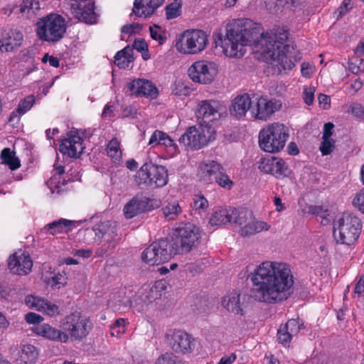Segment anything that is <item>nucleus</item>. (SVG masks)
Segmentation results:
<instances>
[{"mask_svg": "<svg viewBox=\"0 0 364 364\" xmlns=\"http://www.w3.org/2000/svg\"><path fill=\"white\" fill-rule=\"evenodd\" d=\"M164 3V0H135L132 11L138 17L147 18L154 14Z\"/></svg>", "mask_w": 364, "mask_h": 364, "instance_id": "27", "label": "nucleus"}, {"mask_svg": "<svg viewBox=\"0 0 364 364\" xmlns=\"http://www.w3.org/2000/svg\"><path fill=\"white\" fill-rule=\"evenodd\" d=\"M40 3L35 0H24L19 6L18 11L30 18L34 16L40 9Z\"/></svg>", "mask_w": 364, "mask_h": 364, "instance_id": "36", "label": "nucleus"}, {"mask_svg": "<svg viewBox=\"0 0 364 364\" xmlns=\"http://www.w3.org/2000/svg\"><path fill=\"white\" fill-rule=\"evenodd\" d=\"M270 225L267 223L260 220H252L247 222L240 230L242 237L257 234L263 230L267 231Z\"/></svg>", "mask_w": 364, "mask_h": 364, "instance_id": "28", "label": "nucleus"}, {"mask_svg": "<svg viewBox=\"0 0 364 364\" xmlns=\"http://www.w3.org/2000/svg\"><path fill=\"white\" fill-rule=\"evenodd\" d=\"M25 319L28 323H39L43 321V317L36 313L30 312L26 314Z\"/></svg>", "mask_w": 364, "mask_h": 364, "instance_id": "52", "label": "nucleus"}, {"mask_svg": "<svg viewBox=\"0 0 364 364\" xmlns=\"http://www.w3.org/2000/svg\"><path fill=\"white\" fill-rule=\"evenodd\" d=\"M215 132L211 124H199L190 127L178 139L186 149H199L215 138Z\"/></svg>", "mask_w": 364, "mask_h": 364, "instance_id": "8", "label": "nucleus"}, {"mask_svg": "<svg viewBox=\"0 0 364 364\" xmlns=\"http://www.w3.org/2000/svg\"><path fill=\"white\" fill-rule=\"evenodd\" d=\"M220 103L215 100H203L198 102L196 117L198 119L202 120L200 124H210V122L220 116Z\"/></svg>", "mask_w": 364, "mask_h": 364, "instance_id": "19", "label": "nucleus"}, {"mask_svg": "<svg viewBox=\"0 0 364 364\" xmlns=\"http://www.w3.org/2000/svg\"><path fill=\"white\" fill-rule=\"evenodd\" d=\"M200 237L198 227L186 223L176 228L172 236L171 247L173 255H183L197 247Z\"/></svg>", "mask_w": 364, "mask_h": 364, "instance_id": "4", "label": "nucleus"}, {"mask_svg": "<svg viewBox=\"0 0 364 364\" xmlns=\"http://www.w3.org/2000/svg\"><path fill=\"white\" fill-rule=\"evenodd\" d=\"M161 211L167 220H174L182 213V209L178 201L173 200L168 202L162 208Z\"/></svg>", "mask_w": 364, "mask_h": 364, "instance_id": "32", "label": "nucleus"}, {"mask_svg": "<svg viewBox=\"0 0 364 364\" xmlns=\"http://www.w3.org/2000/svg\"><path fill=\"white\" fill-rule=\"evenodd\" d=\"M177 358L172 353H166L160 355L154 364H176Z\"/></svg>", "mask_w": 364, "mask_h": 364, "instance_id": "46", "label": "nucleus"}, {"mask_svg": "<svg viewBox=\"0 0 364 364\" xmlns=\"http://www.w3.org/2000/svg\"><path fill=\"white\" fill-rule=\"evenodd\" d=\"M334 128V124L331 122H328L324 124L323 127V133L322 138L330 139L333 134V129Z\"/></svg>", "mask_w": 364, "mask_h": 364, "instance_id": "57", "label": "nucleus"}, {"mask_svg": "<svg viewBox=\"0 0 364 364\" xmlns=\"http://www.w3.org/2000/svg\"><path fill=\"white\" fill-rule=\"evenodd\" d=\"M288 137V129L284 124L272 123L259 132V144L264 151L276 153L284 148Z\"/></svg>", "mask_w": 364, "mask_h": 364, "instance_id": "6", "label": "nucleus"}, {"mask_svg": "<svg viewBox=\"0 0 364 364\" xmlns=\"http://www.w3.org/2000/svg\"><path fill=\"white\" fill-rule=\"evenodd\" d=\"M152 200L146 197L134 198L124 208V213L127 219L134 218L137 214L150 210L153 205Z\"/></svg>", "mask_w": 364, "mask_h": 364, "instance_id": "24", "label": "nucleus"}, {"mask_svg": "<svg viewBox=\"0 0 364 364\" xmlns=\"http://www.w3.org/2000/svg\"><path fill=\"white\" fill-rule=\"evenodd\" d=\"M198 176L199 181L205 184L217 183L228 190L233 186V182L224 172L222 166L213 160L205 161L199 165Z\"/></svg>", "mask_w": 364, "mask_h": 364, "instance_id": "7", "label": "nucleus"}, {"mask_svg": "<svg viewBox=\"0 0 364 364\" xmlns=\"http://www.w3.org/2000/svg\"><path fill=\"white\" fill-rule=\"evenodd\" d=\"M133 48L139 52L147 51L148 46L144 39H136L134 43Z\"/></svg>", "mask_w": 364, "mask_h": 364, "instance_id": "55", "label": "nucleus"}, {"mask_svg": "<svg viewBox=\"0 0 364 364\" xmlns=\"http://www.w3.org/2000/svg\"><path fill=\"white\" fill-rule=\"evenodd\" d=\"M364 292V275L360 277L359 281L358 282L355 288V293L358 294H361Z\"/></svg>", "mask_w": 364, "mask_h": 364, "instance_id": "63", "label": "nucleus"}, {"mask_svg": "<svg viewBox=\"0 0 364 364\" xmlns=\"http://www.w3.org/2000/svg\"><path fill=\"white\" fill-rule=\"evenodd\" d=\"M193 208L198 213L200 214L208 208V201L203 195L195 196Z\"/></svg>", "mask_w": 364, "mask_h": 364, "instance_id": "40", "label": "nucleus"}, {"mask_svg": "<svg viewBox=\"0 0 364 364\" xmlns=\"http://www.w3.org/2000/svg\"><path fill=\"white\" fill-rule=\"evenodd\" d=\"M61 327L63 331L69 333L75 340H82L88 335L92 325L88 317L75 311L65 317L61 321Z\"/></svg>", "mask_w": 364, "mask_h": 364, "instance_id": "12", "label": "nucleus"}, {"mask_svg": "<svg viewBox=\"0 0 364 364\" xmlns=\"http://www.w3.org/2000/svg\"><path fill=\"white\" fill-rule=\"evenodd\" d=\"M70 9L73 16L87 24L97 22V15L94 11V3L91 0H71Z\"/></svg>", "mask_w": 364, "mask_h": 364, "instance_id": "18", "label": "nucleus"}, {"mask_svg": "<svg viewBox=\"0 0 364 364\" xmlns=\"http://www.w3.org/2000/svg\"><path fill=\"white\" fill-rule=\"evenodd\" d=\"M80 134L86 137V130L70 131L67 134L68 137L64 139L60 145V151L72 158L80 157L84 149Z\"/></svg>", "mask_w": 364, "mask_h": 364, "instance_id": "16", "label": "nucleus"}, {"mask_svg": "<svg viewBox=\"0 0 364 364\" xmlns=\"http://www.w3.org/2000/svg\"><path fill=\"white\" fill-rule=\"evenodd\" d=\"M38 355V353L36 347L28 344L22 347L20 358L23 363H31L36 360Z\"/></svg>", "mask_w": 364, "mask_h": 364, "instance_id": "37", "label": "nucleus"}, {"mask_svg": "<svg viewBox=\"0 0 364 364\" xmlns=\"http://www.w3.org/2000/svg\"><path fill=\"white\" fill-rule=\"evenodd\" d=\"M231 215L230 223L242 225L247 224L248 220L252 218V214L247 209L232 208Z\"/></svg>", "mask_w": 364, "mask_h": 364, "instance_id": "35", "label": "nucleus"}, {"mask_svg": "<svg viewBox=\"0 0 364 364\" xmlns=\"http://www.w3.org/2000/svg\"><path fill=\"white\" fill-rule=\"evenodd\" d=\"M304 323L299 318L289 319L285 325L282 326L277 331V338L280 343L286 346L291 338L296 336L303 328Z\"/></svg>", "mask_w": 364, "mask_h": 364, "instance_id": "22", "label": "nucleus"}, {"mask_svg": "<svg viewBox=\"0 0 364 364\" xmlns=\"http://www.w3.org/2000/svg\"><path fill=\"white\" fill-rule=\"evenodd\" d=\"M167 345L176 353H191L195 348V339L182 330H172L166 333Z\"/></svg>", "mask_w": 364, "mask_h": 364, "instance_id": "14", "label": "nucleus"}, {"mask_svg": "<svg viewBox=\"0 0 364 364\" xmlns=\"http://www.w3.org/2000/svg\"><path fill=\"white\" fill-rule=\"evenodd\" d=\"M314 87H308L304 90V100L306 104L308 105H312L314 99Z\"/></svg>", "mask_w": 364, "mask_h": 364, "instance_id": "51", "label": "nucleus"}, {"mask_svg": "<svg viewBox=\"0 0 364 364\" xmlns=\"http://www.w3.org/2000/svg\"><path fill=\"white\" fill-rule=\"evenodd\" d=\"M164 136H161L160 140V144L165 145L166 146H174L175 144L173 142V140L166 133L164 132Z\"/></svg>", "mask_w": 364, "mask_h": 364, "instance_id": "62", "label": "nucleus"}, {"mask_svg": "<svg viewBox=\"0 0 364 364\" xmlns=\"http://www.w3.org/2000/svg\"><path fill=\"white\" fill-rule=\"evenodd\" d=\"M151 37L159 42V44H163L166 39L164 32L161 28L157 25H154L149 27Z\"/></svg>", "mask_w": 364, "mask_h": 364, "instance_id": "42", "label": "nucleus"}, {"mask_svg": "<svg viewBox=\"0 0 364 364\" xmlns=\"http://www.w3.org/2000/svg\"><path fill=\"white\" fill-rule=\"evenodd\" d=\"M125 323L126 321L123 318L117 319L113 325L111 326L110 334L111 336H115V330L117 328H121L122 332L125 331Z\"/></svg>", "mask_w": 364, "mask_h": 364, "instance_id": "53", "label": "nucleus"}, {"mask_svg": "<svg viewBox=\"0 0 364 364\" xmlns=\"http://www.w3.org/2000/svg\"><path fill=\"white\" fill-rule=\"evenodd\" d=\"M161 136H164V132L159 130H156L151 135L149 144L154 146L155 145L160 144L161 140Z\"/></svg>", "mask_w": 364, "mask_h": 364, "instance_id": "54", "label": "nucleus"}, {"mask_svg": "<svg viewBox=\"0 0 364 364\" xmlns=\"http://www.w3.org/2000/svg\"><path fill=\"white\" fill-rule=\"evenodd\" d=\"M253 106V101H252L248 94H243L237 96L232 102L230 107V114L231 116L240 119L243 117L247 111L251 114V109Z\"/></svg>", "mask_w": 364, "mask_h": 364, "instance_id": "26", "label": "nucleus"}, {"mask_svg": "<svg viewBox=\"0 0 364 364\" xmlns=\"http://www.w3.org/2000/svg\"><path fill=\"white\" fill-rule=\"evenodd\" d=\"M259 168L263 172L272 174L277 178L286 176L289 173L285 161L282 159L274 156L261 159Z\"/></svg>", "mask_w": 364, "mask_h": 364, "instance_id": "20", "label": "nucleus"}, {"mask_svg": "<svg viewBox=\"0 0 364 364\" xmlns=\"http://www.w3.org/2000/svg\"><path fill=\"white\" fill-rule=\"evenodd\" d=\"M335 141L331 139L322 138V142L320 146V151L323 156L330 154L334 149Z\"/></svg>", "mask_w": 364, "mask_h": 364, "instance_id": "45", "label": "nucleus"}, {"mask_svg": "<svg viewBox=\"0 0 364 364\" xmlns=\"http://www.w3.org/2000/svg\"><path fill=\"white\" fill-rule=\"evenodd\" d=\"M32 331L38 336L55 341L66 343L69 339V336L65 332L47 323L36 325L32 328Z\"/></svg>", "mask_w": 364, "mask_h": 364, "instance_id": "25", "label": "nucleus"}, {"mask_svg": "<svg viewBox=\"0 0 364 364\" xmlns=\"http://www.w3.org/2000/svg\"><path fill=\"white\" fill-rule=\"evenodd\" d=\"M135 181L139 186L142 188L163 187L168 182V171L163 166L146 162L137 171Z\"/></svg>", "mask_w": 364, "mask_h": 364, "instance_id": "9", "label": "nucleus"}, {"mask_svg": "<svg viewBox=\"0 0 364 364\" xmlns=\"http://www.w3.org/2000/svg\"><path fill=\"white\" fill-rule=\"evenodd\" d=\"M130 95L156 98L158 94L156 87L149 80L137 79L127 84Z\"/></svg>", "mask_w": 364, "mask_h": 364, "instance_id": "23", "label": "nucleus"}, {"mask_svg": "<svg viewBox=\"0 0 364 364\" xmlns=\"http://www.w3.org/2000/svg\"><path fill=\"white\" fill-rule=\"evenodd\" d=\"M25 303L30 309L37 311H42L43 306L47 305V301L32 295L26 296Z\"/></svg>", "mask_w": 364, "mask_h": 364, "instance_id": "38", "label": "nucleus"}, {"mask_svg": "<svg viewBox=\"0 0 364 364\" xmlns=\"http://www.w3.org/2000/svg\"><path fill=\"white\" fill-rule=\"evenodd\" d=\"M361 228V221L356 215L343 213L334 221V238L337 242L351 245L358 240Z\"/></svg>", "mask_w": 364, "mask_h": 364, "instance_id": "3", "label": "nucleus"}, {"mask_svg": "<svg viewBox=\"0 0 364 364\" xmlns=\"http://www.w3.org/2000/svg\"><path fill=\"white\" fill-rule=\"evenodd\" d=\"M318 103L323 106V109H327L330 105V98L328 95L320 94L318 97Z\"/></svg>", "mask_w": 364, "mask_h": 364, "instance_id": "61", "label": "nucleus"}, {"mask_svg": "<svg viewBox=\"0 0 364 364\" xmlns=\"http://www.w3.org/2000/svg\"><path fill=\"white\" fill-rule=\"evenodd\" d=\"M91 231L95 233V242L97 245L104 242V245L106 246L97 250L96 254L98 256L102 257L107 252L114 249L118 244L119 238L118 237L117 225L114 222L107 220L97 223L92 227Z\"/></svg>", "mask_w": 364, "mask_h": 364, "instance_id": "10", "label": "nucleus"}, {"mask_svg": "<svg viewBox=\"0 0 364 364\" xmlns=\"http://www.w3.org/2000/svg\"><path fill=\"white\" fill-rule=\"evenodd\" d=\"M42 311H45L49 316H53L58 312V307L55 304H53L47 301V305H45V306H43Z\"/></svg>", "mask_w": 364, "mask_h": 364, "instance_id": "58", "label": "nucleus"}, {"mask_svg": "<svg viewBox=\"0 0 364 364\" xmlns=\"http://www.w3.org/2000/svg\"><path fill=\"white\" fill-rule=\"evenodd\" d=\"M22 39L23 35L21 33H16V37L14 38V41L11 36L6 33L5 36L0 38V52H10L18 48Z\"/></svg>", "mask_w": 364, "mask_h": 364, "instance_id": "31", "label": "nucleus"}, {"mask_svg": "<svg viewBox=\"0 0 364 364\" xmlns=\"http://www.w3.org/2000/svg\"><path fill=\"white\" fill-rule=\"evenodd\" d=\"M347 108L346 112L352 114L355 117H364V106L359 103H352L349 105H346Z\"/></svg>", "mask_w": 364, "mask_h": 364, "instance_id": "44", "label": "nucleus"}, {"mask_svg": "<svg viewBox=\"0 0 364 364\" xmlns=\"http://www.w3.org/2000/svg\"><path fill=\"white\" fill-rule=\"evenodd\" d=\"M142 28V26L137 23L127 24L122 27L121 31L122 33L134 34L139 33Z\"/></svg>", "mask_w": 364, "mask_h": 364, "instance_id": "49", "label": "nucleus"}, {"mask_svg": "<svg viewBox=\"0 0 364 364\" xmlns=\"http://www.w3.org/2000/svg\"><path fill=\"white\" fill-rule=\"evenodd\" d=\"M235 359L236 355L232 353L229 357H223L218 364H232Z\"/></svg>", "mask_w": 364, "mask_h": 364, "instance_id": "64", "label": "nucleus"}, {"mask_svg": "<svg viewBox=\"0 0 364 364\" xmlns=\"http://www.w3.org/2000/svg\"><path fill=\"white\" fill-rule=\"evenodd\" d=\"M67 25L65 18L57 14H50L38 19L36 34L43 41H59L65 33Z\"/></svg>", "mask_w": 364, "mask_h": 364, "instance_id": "5", "label": "nucleus"}, {"mask_svg": "<svg viewBox=\"0 0 364 364\" xmlns=\"http://www.w3.org/2000/svg\"><path fill=\"white\" fill-rule=\"evenodd\" d=\"M193 310L197 314H206L210 310L208 301L204 298L196 299L193 304Z\"/></svg>", "mask_w": 364, "mask_h": 364, "instance_id": "41", "label": "nucleus"}, {"mask_svg": "<svg viewBox=\"0 0 364 364\" xmlns=\"http://www.w3.org/2000/svg\"><path fill=\"white\" fill-rule=\"evenodd\" d=\"M34 101L33 96H28L19 102L18 108L16 109L17 112L20 114L26 113L32 107Z\"/></svg>", "mask_w": 364, "mask_h": 364, "instance_id": "43", "label": "nucleus"}, {"mask_svg": "<svg viewBox=\"0 0 364 364\" xmlns=\"http://www.w3.org/2000/svg\"><path fill=\"white\" fill-rule=\"evenodd\" d=\"M240 295L236 292H232L223 297L222 304L228 311L236 314H242L243 310L241 307Z\"/></svg>", "mask_w": 364, "mask_h": 364, "instance_id": "29", "label": "nucleus"}, {"mask_svg": "<svg viewBox=\"0 0 364 364\" xmlns=\"http://www.w3.org/2000/svg\"><path fill=\"white\" fill-rule=\"evenodd\" d=\"M301 73L304 77H310L313 73L314 67L308 63H303L301 68Z\"/></svg>", "mask_w": 364, "mask_h": 364, "instance_id": "56", "label": "nucleus"}, {"mask_svg": "<svg viewBox=\"0 0 364 364\" xmlns=\"http://www.w3.org/2000/svg\"><path fill=\"white\" fill-rule=\"evenodd\" d=\"M1 159L2 164L8 165L11 170L17 169L21 165L19 159L15 156V152L10 148H4L1 151Z\"/></svg>", "mask_w": 364, "mask_h": 364, "instance_id": "34", "label": "nucleus"}, {"mask_svg": "<svg viewBox=\"0 0 364 364\" xmlns=\"http://www.w3.org/2000/svg\"><path fill=\"white\" fill-rule=\"evenodd\" d=\"M8 266L14 274L26 275L28 274L33 267V262L28 255L16 252L9 259Z\"/></svg>", "mask_w": 364, "mask_h": 364, "instance_id": "21", "label": "nucleus"}, {"mask_svg": "<svg viewBox=\"0 0 364 364\" xmlns=\"http://www.w3.org/2000/svg\"><path fill=\"white\" fill-rule=\"evenodd\" d=\"M73 225V221L61 218L46 225L42 230H46L52 235H55L60 232H67L68 228Z\"/></svg>", "mask_w": 364, "mask_h": 364, "instance_id": "30", "label": "nucleus"}, {"mask_svg": "<svg viewBox=\"0 0 364 364\" xmlns=\"http://www.w3.org/2000/svg\"><path fill=\"white\" fill-rule=\"evenodd\" d=\"M122 56L123 58L127 60L129 63L134 60L133 58V48L126 46L122 50L118 51L116 54V58L119 60V58Z\"/></svg>", "mask_w": 364, "mask_h": 364, "instance_id": "48", "label": "nucleus"}, {"mask_svg": "<svg viewBox=\"0 0 364 364\" xmlns=\"http://www.w3.org/2000/svg\"><path fill=\"white\" fill-rule=\"evenodd\" d=\"M215 43L223 48L225 55L237 58L244 55L245 46H254L279 74L294 66L291 59L294 48L289 43L288 33L279 28L274 33L264 34L259 26L248 18L232 20L226 26L225 36L218 34Z\"/></svg>", "mask_w": 364, "mask_h": 364, "instance_id": "1", "label": "nucleus"}, {"mask_svg": "<svg viewBox=\"0 0 364 364\" xmlns=\"http://www.w3.org/2000/svg\"><path fill=\"white\" fill-rule=\"evenodd\" d=\"M353 205L364 213V188L355 194L353 200Z\"/></svg>", "mask_w": 364, "mask_h": 364, "instance_id": "47", "label": "nucleus"}, {"mask_svg": "<svg viewBox=\"0 0 364 364\" xmlns=\"http://www.w3.org/2000/svg\"><path fill=\"white\" fill-rule=\"evenodd\" d=\"M231 213L232 208L230 209H222L215 211L210 219V224L211 225H220L231 222Z\"/></svg>", "mask_w": 364, "mask_h": 364, "instance_id": "33", "label": "nucleus"}, {"mask_svg": "<svg viewBox=\"0 0 364 364\" xmlns=\"http://www.w3.org/2000/svg\"><path fill=\"white\" fill-rule=\"evenodd\" d=\"M351 0H344L341 5L338 7V10L335 12L337 14V19L341 18L352 8Z\"/></svg>", "mask_w": 364, "mask_h": 364, "instance_id": "50", "label": "nucleus"}, {"mask_svg": "<svg viewBox=\"0 0 364 364\" xmlns=\"http://www.w3.org/2000/svg\"><path fill=\"white\" fill-rule=\"evenodd\" d=\"M107 154L115 164H119L122 159L121 150L108 151Z\"/></svg>", "mask_w": 364, "mask_h": 364, "instance_id": "59", "label": "nucleus"}, {"mask_svg": "<svg viewBox=\"0 0 364 364\" xmlns=\"http://www.w3.org/2000/svg\"><path fill=\"white\" fill-rule=\"evenodd\" d=\"M281 107L282 103L279 100L265 97L257 98L256 101H253L251 115L255 119L266 121Z\"/></svg>", "mask_w": 364, "mask_h": 364, "instance_id": "17", "label": "nucleus"}, {"mask_svg": "<svg viewBox=\"0 0 364 364\" xmlns=\"http://www.w3.org/2000/svg\"><path fill=\"white\" fill-rule=\"evenodd\" d=\"M209 43L208 34L202 30L184 31L176 43L177 50L184 54H197L203 51Z\"/></svg>", "mask_w": 364, "mask_h": 364, "instance_id": "11", "label": "nucleus"}, {"mask_svg": "<svg viewBox=\"0 0 364 364\" xmlns=\"http://www.w3.org/2000/svg\"><path fill=\"white\" fill-rule=\"evenodd\" d=\"M173 255L171 246L166 239L151 243L141 254V259L149 265H159L168 262Z\"/></svg>", "mask_w": 364, "mask_h": 364, "instance_id": "13", "label": "nucleus"}, {"mask_svg": "<svg viewBox=\"0 0 364 364\" xmlns=\"http://www.w3.org/2000/svg\"><path fill=\"white\" fill-rule=\"evenodd\" d=\"M188 73L193 82L209 84L213 81L218 73V69L213 62L199 60L191 65Z\"/></svg>", "mask_w": 364, "mask_h": 364, "instance_id": "15", "label": "nucleus"}, {"mask_svg": "<svg viewBox=\"0 0 364 364\" xmlns=\"http://www.w3.org/2000/svg\"><path fill=\"white\" fill-rule=\"evenodd\" d=\"M362 60H360V65H358L356 63L350 62L348 63L349 70L354 74H358L364 70V66L361 67Z\"/></svg>", "mask_w": 364, "mask_h": 364, "instance_id": "60", "label": "nucleus"}, {"mask_svg": "<svg viewBox=\"0 0 364 364\" xmlns=\"http://www.w3.org/2000/svg\"><path fill=\"white\" fill-rule=\"evenodd\" d=\"M181 4L178 0H174L166 7V16L167 19L175 18L180 15Z\"/></svg>", "mask_w": 364, "mask_h": 364, "instance_id": "39", "label": "nucleus"}, {"mask_svg": "<svg viewBox=\"0 0 364 364\" xmlns=\"http://www.w3.org/2000/svg\"><path fill=\"white\" fill-rule=\"evenodd\" d=\"M252 294L255 300L269 304L282 302L294 292V277L284 262L265 261L251 273Z\"/></svg>", "mask_w": 364, "mask_h": 364, "instance_id": "2", "label": "nucleus"}]
</instances>
